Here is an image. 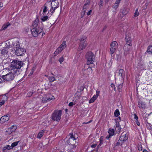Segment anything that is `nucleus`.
I'll list each match as a JSON object with an SVG mask.
<instances>
[{
  "label": "nucleus",
  "instance_id": "f257e3e1",
  "mask_svg": "<svg viewBox=\"0 0 152 152\" xmlns=\"http://www.w3.org/2000/svg\"><path fill=\"white\" fill-rule=\"evenodd\" d=\"M25 65L24 62L21 61L13 60L10 63V72L3 75L2 78L4 81L11 82L14 80L16 76L19 75L22 72L23 67Z\"/></svg>",
  "mask_w": 152,
  "mask_h": 152
},
{
  "label": "nucleus",
  "instance_id": "f03ea898",
  "mask_svg": "<svg viewBox=\"0 0 152 152\" xmlns=\"http://www.w3.org/2000/svg\"><path fill=\"white\" fill-rule=\"evenodd\" d=\"M128 134L127 133H125L123 132L119 137V139L118 141L116 143L115 146H121L128 139Z\"/></svg>",
  "mask_w": 152,
  "mask_h": 152
},
{
  "label": "nucleus",
  "instance_id": "7ed1b4c3",
  "mask_svg": "<svg viewBox=\"0 0 152 152\" xmlns=\"http://www.w3.org/2000/svg\"><path fill=\"white\" fill-rule=\"evenodd\" d=\"M62 114L61 110H55L52 114L51 119L53 121L59 122L61 118Z\"/></svg>",
  "mask_w": 152,
  "mask_h": 152
},
{
  "label": "nucleus",
  "instance_id": "20e7f679",
  "mask_svg": "<svg viewBox=\"0 0 152 152\" xmlns=\"http://www.w3.org/2000/svg\"><path fill=\"white\" fill-rule=\"evenodd\" d=\"M86 58L88 61L87 62V65L93 64L95 60V56L94 54L91 52H89L87 53Z\"/></svg>",
  "mask_w": 152,
  "mask_h": 152
},
{
  "label": "nucleus",
  "instance_id": "39448f33",
  "mask_svg": "<svg viewBox=\"0 0 152 152\" xmlns=\"http://www.w3.org/2000/svg\"><path fill=\"white\" fill-rule=\"evenodd\" d=\"M10 48V46L7 45L6 47H3L1 49V56H3L4 58H7L8 56V50Z\"/></svg>",
  "mask_w": 152,
  "mask_h": 152
},
{
  "label": "nucleus",
  "instance_id": "423d86ee",
  "mask_svg": "<svg viewBox=\"0 0 152 152\" xmlns=\"http://www.w3.org/2000/svg\"><path fill=\"white\" fill-rule=\"evenodd\" d=\"M42 31V28H31V29L32 35L34 37H37L39 34H40Z\"/></svg>",
  "mask_w": 152,
  "mask_h": 152
},
{
  "label": "nucleus",
  "instance_id": "0eeeda50",
  "mask_svg": "<svg viewBox=\"0 0 152 152\" xmlns=\"http://www.w3.org/2000/svg\"><path fill=\"white\" fill-rule=\"evenodd\" d=\"M48 2L50 3L49 4V5L51 8L50 11L53 13L55 10L58 7L59 2L58 1H56L54 2L52 1V2Z\"/></svg>",
  "mask_w": 152,
  "mask_h": 152
},
{
  "label": "nucleus",
  "instance_id": "6e6552de",
  "mask_svg": "<svg viewBox=\"0 0 152 152\" xmlns=\"http://www.w3.org/2000/svg\"><path fill=\"white\" fill-rule=\"evenodd\" d=\"M86 37L85 36H82L81 38L79 39L80 43L79 44V49L80 50H82L84 49L86 46V44L85 42L86 41Z\"/></svg>",
  "mask_w": 152,
  "mask_h": 152
},
{
  "label": "nucleus",
  "instance_id": "1a4fd4ad",
  "mask_svg": "<svg viewBox=\"0 0 152 152\" xmlns=\"http://www.w3.org/2000/svg\"><path fill=\"white\" fill-rule=\"evenodd\" d=\"M129 8L126 7L121 8L120 10L119 13L120 16L121 18H123L126 15L129 11Z\"/></svg>",
  "mask_w": 152,
  "mask_h": 152
},
{
  "label": "nucleus",
  "instance_id": "9d476101",
  "mask_svg": "<svg viewBox=\"0 0 152 152\" xmlns=\"http://www.w3.org/2000/svg\"><path fill=\"white\" fill-rule=\"evenodd\" d=\"M26 53V49L20 47L16 49L15 50V54L18 56H23Z\"/></svg>",
  "mask_w": 152,
  "mask_h": 152
},
{
  "label": "nucleus",
  "instance_id": "9b49d317",
  "mask_svg": "<svg viewBox=\"0 0 152 152\" xmlns=\"http://www.w3.org/2000/svg\"><path fill=\"white\" fill-rule=\"evenodd\" d=\"M125 41L126 42V44L132 45V38L131 37V36L129 34H128L126 33V34Z\"/></svg>",
  "mask_w": 152,
  "mask_h": 152
},
{
  "label": "nucleus",
  "instance_id": "f8f14e48",
  "mask_svg": "<svg viewBox=\"0 0 152 152\" xmlns=\"http://www.w3.org/2000/svg\"><path fill=\"white\" fill-rule=\"evenodd\" d=\"M9 46L11 47H13L14 48L17 49L20 47L19 42L18 41H12V44L10 45L9 44Z\"/></svg>",
  "mask_w": 152,
  "mask_h": 152
},
{
  "label": "nucleus",
  "instance_id": "ddd939ff",
  "mask_svg": "<svg viewBox=\"0 0 152 152\" xmlns=\"http://www.w3.org/2000/svg\"><path fill=\"white\" fill-rule=\"evenodd\" d=\"M39 20L37 18L33 22L32 26L31 27V28H39L40 27L39 25Z\"/></svg>",
  "mask_w": 152,
  "mask_h": 152
},
{
  "label": "nucleus",
  "instance_id": "4468645a",
  "mask_svg": "<svg viewBox=\"0 0 152 152\" xmlns=\"http://www.w3.org/2000/svg\"><path fill=\"white\" fill-rule=\"evenodd\" d=\"M132 45L127 44H125L124 45V49L125 51V53L127 54L129 53L132 49Z\"/></svg>",
  "mask_w": 152,
  "mask_h": 152
},
{
  "label": "nucleus",
  "instance_id": "2eb2a0df",
  "mask_svg": "<svg viewBox=\"0 0 152 152\" xmlns=\"http://www.w3.org/2000/svg\"><path fill=\"white\" fill-rule=\"evenodd\" d=\"M138 107L140 109H144L145 108L146 105L144 102L139 99L138 102Z\"/></svg>",
  "mask_w": 152,
  "mask_h": 152
},
{
  "label": "nucleus",
  "instance_id": "dca6fc26",
  "mask_svg": "<svg viewBox=\"0 0 152 152\" xmlns=\"http://www.w3.org/2000/svg\"><path fill=\"white\" fill-rule=\"evenodd\" d=\"M9 115H5L2 116L0 119V122L1 123H4L5 122L8 121L9 120Z\"/></svg>",
  "mask_w": 152,
  "mask_h": 152
},
{
  "label": "nucleus",
  "instance_id": "f3484780",
  "mask_svg": "<svg viewBox=\"0 0 152 152\" xmlns=\"http://www.w3.org/2000/svg\"><path fill=\"white\" fill-rule=\"evenodd\" d=\"M50 4V3H49V2H47L45 4L44 6V8L43 9V12L45 13V12L47 11V7H48V6H49V4Z\"/></svg>",
  "mask_w": 152,
  "mask_h": 152
},
{
  "label": "nucleus",
  "instance_id": "a211bd4d",
  "mask_svg": "<svg viewBox=\"0 0 152 152\" xmlns=\"http://www.w3.org/2000/svg\"><path fill=\"white\" fill-rule=\"evenodd\" d=\"M45 132V130H43L40 132L37 135V137L39 139H40L43 136Z\"/></svg>",
  "mask_w": 152,
  "mask_h": 152
},
{
  "label": "nucleus",
  "instance_id": "6ab92c4d",
  "mask_svg": "<svg viewBox=\"0 0 152 152\" xmlns=\"http://www.w3.org/2000/svg\"><path fill=\"white\" fill-rule=\"evenodd\" d=\"M62 50V49H61L60 47H59L54 53V56H56L59 53H61Z\"/></svg>",
  "mask_w": 152,
  "mask_h": 152
},
{
  "label": "nucleus",
  "instance_id": "aec40b11",
  "mask_svg": "<svg viewBox=\"0 0 152 152\" xmlns=\"http://www.w3.org/2000/svg\"><path fill=\"white\" fill-rule=\"evenodd\" d=\"M120 2H119V1L118 0L116 1L115 2L114 4V5L113 6V7L115 10H116L117 8L118 7V6Z\"/></svg>",
  "mask_w": 152,
  "mask_h": 152
},
{
  "label": "nucleus",
  "instance_id": "412c9836",
  "mask_svg": "<svg viewBox=\"0 0 152 152\" xmlns=\"http://www.w3.org/2000/svg\"><path fill=\"white\" fill-rule=\"evenodd\" d=\"M66 41H63L61 44L60 46V47L62 49V50L66 47Z\"/></svg>",
  "mask_w": 152,
  "mask_h": 152
},
{
  "label": "nucleus",
  "instance_id": "4be33fe9",
  "mask_svg": "<svg viewBox=\"0 0 152 152\" xmlns=\"http://www.w3.org/2000/svg\"><path fill=\"white\" fill-rule=\"evenodd\" d=\"M97 97L96 96H95V95H94L92 98L89 100V103L90 104L94 102L95 100L97 98Z\"/></svg>",
  "mask_w": 152,
  "mask_h": 152
},
{
  "label": "nucleus",
  "instance_id": "5701e85b",
  "mask_svg": "<svg viewBox=\"0 0 152 152\" xmlns=\"http://www.w3.org/2000/svg\"><path fill=\"white\" fill-rule=\"evenodd\" d=\"M124 72L123 69H121L119 70V74L122 78H123L124 76Z\"/></svg>",
  "mask_w": 152,
  "mask_h": 152
},
{
  "label": "nucleus",
  "instance_id": "b1692460",
  "mask_svg": "<svg viewBox=\"0 0 152 152\" xmlns=\"http://www.w3.org/2000/svg\"><path fill=\"white\" fill-rule=\"evenodd\" d=\"M10 25V24L9 23H7L5 24H4L2 26V28L3 30H5L7 27Z\"/></svg>",
  "mask_w": 152,
  "mask_h": 152
},
{
  "label": "nucleus",
  "instance_id": "393cba45",
  "mask_svg": "<svg viewBox=\"0 0 152 152\" xmlns=\"http://www.w3.org/2000/svg\"><path fill=\"white\" fill-rule=\"evenodd\" d=\"M114 116L115 117H118L120 115V112L118 109H116L114 113Z\"/></svg>",
  "mask_w": 152,
  "mask_h": 152
},
{
  "label": "nucleus",
  "instance_id": "a878e982",
  "mask_svg": "<svg viewBox=\"0 0 152 152\" xmlns=\"http://www.w3.org/2000/svg\"><path fill=\"white\" fill-rule=\"evenodd\" d=\"M110 53L111 55L112 56V54L114 53L116 50V48H112L110 47Z\"/></svg>",
  "mask_w": 152,
  "mask_h": 152
},
{
  "label": "nucleus",
  "instance_id": "bb28decb",
  "mask_svg": "<svg viewBox=\"0 0 152 152\" xmlns=\"http://www.w3.org/2000/svg\"><path fill=\"white\" fill-rule=\"evenodd\" d=\"M108 132L109 134L110 135L113 136L114 133V130L113 129H110L108 131Z\"/></svg>",
  "mask_w": 152,
  "mask_h": 152
},
{
  "label": "nucleus",
  "instance_id": "cd10ccee",
  "mask_svg": "<svg viewBox=\"0 0 152 152\" xmlns=\"http://www.w3.org/2000/svg\"><path fill=\"white\" fill-rule=\"evenodd\" d=\"M117 44V43L116 42L113 41L111 43L110 47L116 48V44Z\"/></svg>",
  "mask_w": 152,
  "mask_h": 152
},
{
  "label": "nucleus",
  "instance_id": "c85d7f7f",
  "mask_svg": "<svg viewBox=\"0 0 152 152\" xmlns=\"http://www.w3.org/2000/svg\"><path fill=\"white\" fill-rule=\"evenodd\" d=\"M147 52L150 54H152V46H149L148 48Z\"/></svg>",
  "mask_w": 152,
  "mask_h": 152
},
{
  "label": "nucleus",
  "instance_id": "c756f323",
  "mask_svg": "<svg viewBox=\"0 0 152 152\" xmlns=\"http://www.w3.org/2000/svg\"><path fill=\"white\" fill-rule=\"evenodd\" d=\"M20 142V140H19L18 141L13 142L11 145L12 147L13 148L15 147L18 145V144Z\"/></svg>",
  "mask_w": 152,
  "mask_h": 152
},
{
  "label": "nucleus",
  "instance_id": "7c9ffc66",
  "mask_svg": "<svg viewBox=\"0 0 152 152\" xmlns=\"http://www.w3.org/2000/svg\"><path fill=\"white\" fill-rule=\"evenodd\" d=\"M49 17L47 16H44L43 17L41 18V20L42 21H45L48 20Z\"/></svg>",
  "mask_w": 152,
  "mask_h": 152
},
{
  "label": "nucleus",
  "instance_id": "2f4dec72",
  "mask_svg": "<svg viewBox=\"0 0 152 152\" xmlns=\"http://www.w3.org/2000/svg\"><path fill=\"white\" fill-rule=\"evenodd\" d=\"M55 78L54 77H49V80L50 82H53L55 80Z\"/></svg>",
  "mask_w": 152,
  "mask_h": 152
},
{
  "label": "nucleus",
  "instance_id": "473e14b6",
  "mask_svg": "<svg viewBox=\"0 0 152 152\" xmlns=\"http://www.w3.org/2000/svg\"><path fill=\"white\" fill-rule=\"evenodd\" d=\"M123 86V83H121L119 84L118 86V90L119 92L121 90V88Z\"/></svg>",
  "mask_w": 152,
  "mask_h": 152
},
{
  "label": "nucleus",
  "instance_id": "72a5a7b5",
  "mask_svg": "<svg viewBox=\"0 0 152 152\" xmlns=\"http://www.w3.org/2000/svg\"><path fill=\"white\" fill-rule=\"evenodd\" d=\"M16 128V126L14 125H12L9 128V129H11V130H14V131H15Z\"/></svg>",
  "mask_w": 152,
  "mask_h": 152
},
{
  "label": "nucleus",
  "instance_id": "f704fd0d",
  "mask_svg": "<svg viewBox=\"0 0 152 152\" xmlns=\"http://www.w3.org/2000/svg\"><path fill=\"white\" fill-rule=\"evenodd\" d=\"M14 132V130H11V129H10L9 128L7 129L6 130L7 132L9 134H11L12 132Z\"/></svg>",
  "mask_w": 152,
  "mask_h": 152
},
{
  "label": "nucleus",
  "instance_id": "c9c22d12",
  "mask_svg": "<svg viewBox=\"0 0 152 152\" xmlns=\"http://www.w3.org/2000/svg\"><path fill=\"white\" fill-rule=\"evenodd\" d=\"M88 5H86L85 4L83 6V10L86 11V9L88 8Z\"/></svg>",
  "mask_w": 152,
  "mask_h": 152
},
{
  "label": "nucleus",
  "instance_id": "e433bc0d",
  "mask_svg": "<svg viewBox=\"0 0 152 152\" xmlns=\"http://www.w3.org/2000/svg\"><path fill=\"white\" fill-rule=\"evenodd\" d=\"M104 0H100V1L99 3V7H101V6H103L104 5Z\"/></svg>",
  "mask_w": 152,
  "mask_h": 152
},
{
  "label": "nucleus",
  "instance_id": "4c0bfd02",
  "mask_svg": "<svg viewBox=\"0 0 152 152\" xmlns=\"http://www.w3.org/2000/svg\"><path fill=\"white\" fill-rule=\"evenodd\" d=\"M146 125L148 129L152 130V127L151 126V124H150L148 122Z\"/></svg>",
  "mask_w": 152,
  "mask_h": 152
},
{
  "label": "nucleus",
  "instance_id": "58836bf2",
  "mask_svg": "<svg viewBox=\"0 0 152 152\" xmlns=\"http://www.w3.org/2000/svg\"><path fill=\"white\" fill-rule=\"evenodd\" d=\"M103 139H104V137L103 136H101L100 137V143L99 144H102L103 143Z\"/></svg>",
  "mask_w": 152,
  "mask_h": 152
},
{
  "label": "nucleus",
  "instance_id": "ea45409f",
  "mask_svg": "<svg viewBox=\"0 0 152 152\" xmlns=\"http://www.w3.org/2000/svg\"><path fill=\"white\" fill-rule=\"evenodd\" d=\"M121 126H119L118 127H116L115 128V130H116V131H117V132H120V131H121Z\"/></svg>",
  "mask_w": 152,
  "mask_h": 152
},
{
  "label": "nucleus",
  "instance_id": "a19ab883",
  "mask_svg": "<svg viewBox=\"0 0 152 152\" xmlns=\"http://www.w3.org/2000/svg\"><path fill=\"white\" fill-rule=\"evenodd\" d=\"M86 12V11L83 10V11L82 12H81V18H82L84 17Z\"/></svg>",
  "mask_w": 152,
  "mask_h": 152
},
{
  "label": "nucleus",
  "instance_id": "79ce46f5",
  "mask_svg": "<svg viewBox=\"0 0 152 152\" xmlns=\"http://www.w3.org/2000/svg\"><path fill=\"white\" fill-rule=\"evenodd\" d=\"M34 92L33 91L29 92L27 93V96H31L33 94Z\"/></svg>",
  "mask_w": 152,
  "mask_h": 152
},
{
  "label": "nucleus",
  "instance_id": "37998d69",
  "mask_svg": "<svg viewBox=\"0 0 152 152\" xmlns=\"http://www.w3.org/2000/svg\"><path fill=\"white\" fill-rule=\"evenodd\" d=\"M75 103H73L72 102H70L69 104V106L70 107H72L73 105H75Z\"/></svg>",
  "mask_w": 152,
  "mask_h": 152
},
{
  "label": "nucleus",
  "instance_id": "c03bdc74",
  "mask_svg": "<svg viewBox=\"0 0 152 152\" xmlns=\"http://www.w3.org/2000/svg\"><path fill=\"white\" fill-rule=\"evenodd\" d=\"M91 0H87L85 4L89 6L90 4Z\"/></svg>",
  "mask_w": 152,
  "mask_h": 152
},
{
  "label": "nucleus",
  "instance_id": "a18cd8bd",
  "mask_svg": "<svg viewBox=\"0 0 152 152\" xmlns=\"http://www.w3.org/2000/svg\"><path fill=\"white\" fill-rule=\"evenodd\" d=\"M138 148L139 151H142V148L141 145H139L138 146Z\"/></svg>",
  "mask_w": 152,
  "mask_h": 152
},
{
  "label": "nucleus",
  "instance_id": "49530a36",
  "mask_svg": "<svg viewBox=\"0 0 152 152\" xmlns=\"http://www.w3.org/2000/svg\"><path fill=\"white\" fill-rule=\"evenodd\" d=\"M99 93H100L99 91L98 90H97L96 91V95H95V96H96V97H98V96L99 95Z\"/></svg>",
  "mask_w": 152,
  "mask_h": 152
},
{
  "label": "nucleus",
  "instance_id": "de8ad7c7",
  "mask_svg": "<svg viewBox=\"0 0 152 152\" xmlns=\"http://www.w3.org/2000/svg\"><path fill=\"white\" fill-rule=\"evenodd\" d=\"M6 147H7V149H8V150H10V149H12L13 148L12 147V145L11 146H10L9 145H8L7 146H6Z\"/></svg>",
  "mask_w": 152,
  "mask_h": 152
},
{
  "label": "nucleus",
  "instance_id": "09e8293b",
  "mask_svg": "<svg viewBox=\"0 0 152 152\" xmlns=\"http://www.w3.org/2000/svg\"><path fill=\"white\" fill-rule=\"evenodd\" d=\"M51 100V99H50V98H47L43 99V101H45L46 102H47L48 101H50Z\"/></svg>",
  "mask_w": 152,
  "mask_h": 152
},
{
  "label": "nucleus",
  "instance_id": "8fccbe9b",
  "mask_svg": "<svg viewBox=\"0 0 152 152\" xmlns=\"http://www.w3.org/2000/svg\"><path fill=\"white\" fill-rule=\"evenodd\" d=\"M8 150V149H7V148L6 146L4 147L3 148V152H6Z\"/></svg>",
  "mask_w": 152,
  "mask_h": 152
},
{
  "label": "nucleus",
  "instance_id": "3c124183",
  "mask_svg": "<svg viewBox=\"0 0 152 152\" xmlns=\"http://www.w3.org/2000/svg\"><path fill=\"white\" fill-rule=\"evenodd\" d=\"M59 61L60 63L61 64L62 62H63L64 61V58L63 57H61L59 60Z\"/></svg>",
  "mask_w": 152,
  "mask_h": 152
},
{
  "label": "nucleus",
  "instance_id": "603ef678",
  "mask_svg": "<svg viewBox=\"0 0 152 152\" xmlns=\"http://www.w3.org/2000/svg\"><path fill=\"white\" fill-rule=\"evenodd\" d=\"M139 15V13L138 12H135L134 13V16L135 17H137Z\"/></svg>",
  "mask_w": 152,
  "mask_h": 152
},
{
  "label": "nucleus",
  "instance_id": "864d4df0",
  "mask_svg": "<svg viewBox=\"0 0 152 152\" xmlns=\"http://www.w3.org/2000/svg\"><path fill=\"white\" fill-rule=\"evenodd\" d=\"M116 127L120 126V125L119 124V122L116 121Z\"/></svg>",
  "mask_w": 152,
  "mask_h": 152
},
{
  "label": "nucleus",
  "instance_id": "5fc2aeb1",
  "mask_svg": "<svg viewBox=\"0 0 152 152\" xmlns=\"http://www.w3.org/2000/svg\"><path fill=\"white\" fill-rule=\"evenodd\" d=\"M134 118L136 120H138V118L136 114H134Z\"/></svg>",
  "mask_w": 152,
  "mask_h": 152
},
{
  "label": "nucleus",
  "instance_id": "6e6d98bb",
  "mask_svg": "<svg viewBox=\"0 0 152 152\" xmlns=\"http://www.w3.org/2000/svg\"><path fill=\"white\" fill-rule=\"evenodd\" d=\"M111 135H110V134H109V135H107L106 137V139H109L111 136Z\"/></svg>",
  "mask_w": 152,
  "mask_h": 152
},
{
  "label": "nucleus",
  "instance_id": "4d7b16f0",
  "mask_svg": "<svg viewBox=\"0 0 152 152\" xmlns=\"http://www.w3.org/2000/svg\"><path fill=\"white\" fill-rule=\"evenodd\" d=\"M69 134L70 135V138H72V137L75 136L73 135V133H70Z\"/></svg>",
  "mask_w": 152,
  "mask_h": 152
},
{
  "label": "nucleus",
  "instance_id": "13d9d810",
  "mask_svg": "<svg viewBox=\"0 0 152 152\" xmlns=\"http://www.w3.org/2000/svg\"><path fill=\"white\" fill-rule=\"evenodd\" d=\"M71 141V140H76V138L75 137V136L72 137V138H70L69 139Z\"/></svg>",
  "mask_w": 152,
  "mask_h": 152
},
{
  "label": "nucleus",
  "instance_id": "bf43d9fd",
  "mask_svg": "<svg viewBox=\"0 0 152 152\" xmlns=\"http://www.w3.org/2000/svg\"><path fill=\"white\" fill-rule=\"evenodd\" d=\"M101 144H99V145L97 146L96 149H95L96 150H97V151H98L99 148V147L101 146Z\"/></svg>",
  "mask_w": 152,
  "mask_h": 152
},
{
  "label": "nucleus",
  "instance_id": "052dcab7",
  "mask_svg": "<svg viewBox=\"0 0 152 152\" xmlns=\"http://www.w3.org/2000/svg\"><path fill=\"white\" fill-rule=\"evenodd\" d=\"M91 12H92L91 10H89L88 11V12L87 13V15H90L91 14Z\"/></svg>",
  "mask_w": 152,
  "mask_h": 152
},
{
  "label": "nucleus",
  "instance_id": "680f3d73",
  "mask_svg": "<svg viewBox=\"0 0 152 152\" xmlns=\"http://www.w3.org/2000/svg\"><path fill=\"white\" fill-rule=\"evenodd\" d=\"M96 144H93L91 145V147L92 148H94L96 147Z\"/></svg>",
  "mask_w": 152,
  "mask_h": 152
},
{
  "label": "nucleus",
  "instance_id": "e2e57ef3",
  "mask_svg": "<svg viewBox=\"0 0 152 152\" xmlns=\"http://www.w3.org/2000/svg\"><path fill=\"white\" fill-rule=\"evenodd\" d=\"M135 121L136 122V123L137 125L138 126H139L140 125V122L138 121V120H136Z\"/></svg>",
  "mask_w": 152,
  "mask_h": 152
},
{
  "label": "nucleus",
  "instance_id": "0e129e2a",
  "mask_svg": "<svg viewBox=\"0 0 152 152\" xmlns=\"http://www.w3.org/2000/svg\"><path fill=\"white\" fill-rule=\"evenodd\" d=\"M2 77H0V83L3 82V81H4L3 78H2Z\"/></svg>",
  "mask_w": 152,
  "mask_h": 152
},
{
  "label": "nucleus",
  "instance_id": "69168bd1",
  "mask_svg": "<svg viewBox=\"0 0 152 152\" xmlns=\"http://www.w3.org/2000/svg\"><path fill=\"white\" fill-rule=\"evenodd\" d=\"M110 86L111 87L114 88L115 87V85L114 84L112 83L111 84Z\"/></svg>",
  "mask_w": 152,
  "mask_h": 152
},
{
  "label": "nucleus",
  "instance_id": "338daca9",
  "mask_svg": "<svg viewBox=\"0 0 152 152\" xmlns=\"http://www.w3.org/2000/svg\"><path fill=\"white\" fill-rule=\"evenodd\" d=\"M70 141H71V140L69 139V140L67 141V143L68 144H69V145L71 144V142H70Z\"/></svg>",
  "mask_w": 152,
  "mask_h": 152
},
{
  "label": "nucleus",
  "instance_id": "774afa93",
  "mask_svg": "<svg viewBox=\"0 0 152 152\" xmlns=\"http://www.w3.org/2000/svg\"><path fill=\"white\" fill-rule=\"evenodd\" d=\"M98 151H97L96 149H94V150H92L91 152H97Z\"/></svg>",
  "mask_w": 152,
  "mask_h": 152
}]
</instances>
